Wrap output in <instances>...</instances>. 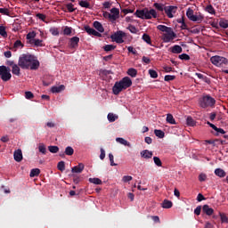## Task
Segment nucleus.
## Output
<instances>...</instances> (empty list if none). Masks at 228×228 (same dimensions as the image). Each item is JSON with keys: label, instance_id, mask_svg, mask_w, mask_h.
Wrapping results in <instances>:
<instances>
[{"label": "nucleus", "instance_id": "49", "mask_svg": "<svg viewBox=\"0 0 228 228\" xmlns=\"http://www.w3.org/2000/svg\"><path fill=\"white\" fill-rule=\"evenodd\" d=\"M143 158H148V159L152 158V151H149V150H145L143 151Z\"/></svg>", "mask_w": 228, "mask_h": 228}, {"label": "nucleus", "instance_id": "23", "mask_svg": "<svg viewBox=\"0 0 228 228\" xmlns=\"http://www.w3.org/2000/svg\"><path fill=\"white\" fill-rule=\"evenodd\" d=\"M157 29H159V31H162V33H167V32L170 31L172 29V28L167 27L165 25H159L157 27Z\"/></svg>", "mask_w": 228, "mask_h": 228}, {"label": "nucleus", "instance_id": "56", "mask_svg": "<svg viewBox=\"0 0 228 228\" xmlns=\"http://www.w3.org/2000/svg\"><path fill=\"white\" fill-rule=\"evenodd\" d=\"M154 7L157 10H159V12H163L165 10L164 7H163V4H161L155 3Z\"/></svg>", "mask_w": 228, "mask_h": 228}, {"label": "nucleus", "instance_id": "15", "mask_svg": "<svg viewBox=\"0 0 228 228\" xmlns=\"http://www.w3.org/2000/svg\"><path fill=\"white\" fill-rule=\"evenodd\" d=\"M13 156L17 163H20V161H22V150L19 149L15 151Z\"/></svg>", "mask_w": 228, "mask_h": 228}, {"label": "nucleus", "instance_id": "32", "mask_svg": "<svg viewBox=\"0 0 228 228\" xmlns=\"http://www.w3.org/2000/svg\"><path fill=\"white\" fill-rule=\"evenodd\" d=\"M35 37H37V33L35 31L32 32H28L27 34V40H28V42H31V40H35Z\"/></svg>", "mask_w": 228, "mask_h": 228}, {"label": "nucleus", "instance_id": "3", "mask_svg": "<svg viewBox=\"0 0 228 228\" xmlns=\"http://www.w3.org/2000/svg\"><path fill=\"white\" fill-rule=\"evenodd\" d=\"M216 102V101H215V98L209 95H205L200 99L199 105L200 108H211Z\"/></svg>", "mask_w": 228, "mask_h": 228}, {"label": "nucleus", "instance_id": "60", "mask_svg": "<svg viewBox=\"0 0 228 228\" xmlns=\"http://www.w3.org/2000/svg\"><path fill=\"white\" fill-rule=\"evenodd\" d=\"M179 59L180 60H185V61H188L190 60V55L186 54V53H182L179 55Z\"/></svg>", "mask_w": 228, "mask_h": 228}, {"label": "nucleus", "instance_id": "61", "mask_svg": "<svg viewBox=\"0 0 228 228\" xmlns=\"http://www.w3.org/2000/svg\"><path fill=\"white\" fill-rule=\"evenodd\" d=\"M206 179H208V175H206V174H200L199 175V181H200V183L206 181Z\"/></svg>", "mask_w": 228, "mask_h": 228}, {"label": "nucleus", "instance_id": "8", "mask_svg": "<svg viewBox=\"0 0 228 228\" xmlns=\"http://www.w3.org/2000/svg\"><path fill=\"white\" fill-rule=\"evenodd\" d=\"M177 35H175V32H174V29H169L167 32H165L162 35V40L165 42V44H168V42H172L174 38H175Z\"/></svg>", "mask_w": 228, "mask_h": 228}, {"label": "nucleus", "instance_id": "10", "mask_svg": "<svg viewBox=\"0 0 228 228\" xmlns=\"http://www.w3.org/2000/svg\"><path fill=\"white\" fill-rule=\"evenodd\" d=\"M69 47L70 49H77L79 47V37H73L69 39Z\"/></svg>", "mask_w": 228, "mask_h": 228}, {"label": "nucleus", "instance_id": "36", "mask_svg": "<svg viewBox=\"0 0 228 228\" xmlns=\"http://www.w3.org/2000/svg\"><path fill=\"white\" fill-rule=\"evenodd\" d=\"M143 42H146L148 45H152V40L151 39V36L147 34H143Z\"/></svg>", "mask_w": 228, "mask_h": 228}, {"label": "nucleus", "instance_id": "26", "mask_svg": "<svg viewBox=\"0 0 228 228\" xmlns=\"http://www.w3.org/2000/svg\"><path fill=\"white\" fill-rule=\"evenodd\" d=\"M40 175V169L39 168H34L30 171V177H38Z\"/></svg>", "mask_w": 228, "mask_h": 228}, {"label": "nucleus", "instance_id": "59", "mask_svg": "<svg viewBox=\"0 0 228 228\" xmlns=\"http://www.w3.org/2000/svg\"><path fill=\"white\" fill-rule=\"evenodd\" d=\"M36 17H37V19H40V20H43V22H45V19H46L45 14L37 13L36 14Z\"/></svg>", "mask_w": 228, "mask_h": 228}, {"label": "nucleus", "instance_id": "21", "mask_svg": "<svg viewBox=\"0 0 228 228\" xmlns=\"http://www.w3.org/2000/svg\"><path fill=\"white\" fill-rule=\"evenodd\" d=\"M116 142H118V143H120L121 145H125L126 147H131V142H127L122 137L116 138Z\"/></svg>", "mask_w": 228, "mask_h": 228}, {"label": "nucleus", "instance_id": "51", "mask_svg": "<svg viewBox=\"0 0 228 228\" xmlns=\"http://www.w3.org/2000/svg\"><path fill=\"white\" fill-rule=\"evenodd\" d=\"M221 222L223 224H228V217L224 214H220Z\"/></svg>", "mask_w": 228, "mask_h": 228}, {"label": "nucleus", "instance_id": "27", "mask_svg": "<svg viewBox=\"0 0 228 228\" xmlns=\"http://www.w3.org/2000/svg\"><path fill=\"white\" fill-rule=\"evenodd\" d=\"M173 204L172 201L170 200H165L162 203V208H164V209H170V208H172Z\"/></svg>", "mask_w": 228, "mask_h": 228}, {"label": "nucleus", "instance_id": "35", "mask_svg": "<svg viewBox=\"0 0 228 228\" xmlns=\"http://www.w3.org/2000/svg\"><path fill=\"white\" fill-rule=\"evenodd\" d=\"M38 151L41 152V154H47V149L45 148V144L39 143Z\"/></svg>", "mask_w": 228, "mask_h": 228}, {"label": "nucleus", "instance_id": "14", "mask_svg": "<svg viewBox=\"0 0 228 228\" xmlns=\"http://www.w3.org/2000/svg\"><path fill=\"white\" fill-rule=\"evenodd\" d=\"M143 17L144 19H156V17H158V13L156 12V10L151 9L149 12H146L143 13Z\"/></svg>", "mask_w": 228, "mask_h": 228}, {"label": "nucleus", "instance_id": "20", "mask_svg": "<svg viewBox=\"0 0 228 228\" xmlns=\"http://www.w3.org/2000/svg\"><path fill=\"white\" fill-rule=\"evenodd\" d=\"M42 42H44L42 39H31L28 44L35 45V47H42L44 45Z\"/></svg>", "mask_w": 228, "mask_h": 228}, {"label": "nucleus", "instance_id": "7", "mask_svg": "<svg viewBox=\"0 0 228 228\" xmlns=\"http://www.w3.org/2000/svg\"><path fill=\"white\" fill-rule=\"evenodd\" d=\"M124 37H126V33L122 30H118L114 33L110 38L113 42H116V44H124Z\"/></svg>", "mask_w": 228, "mask_h": 228}, {"label": "nucleus", "instance_id": "64", "mask_svg": "<svg viewBox=\"0 0 228 228\" xmlns=\"http://www.w3.org/2000/svg\"><path fill=\"white\" fill-rule=\"evenodd\" d=\"M103 8H105V9H110V8H111V3L110 2H104L103 3Z\"/></svg>", "mask_w": 228, "mask_h": 228}, {"label": "nucleus", "instance_id": "30", "mask_svg": "<svg viewBox=\"0 0 228 228\" xmlns=\"http://www.w3.org/2000/svg\"><path fill=\"white\" fill-rule=\"evenodd\" d=\"M64 154L66 156H72L74 154V148L70 146L66 147Z\"/></svg>", "mask_w": 228, "mask_h": 228}, {"label": "nucleus", "instance_id": "13", "mask_svg": "<svg viewBox=\"0 0 228 228\" xmlns=\"http://www.w3.org/2000/svg\"><path fill=\"white\" fill-rule=\"evenodd\" d=\"M84 29H85V31H86V33L88 35H93L94 37H101V33L97 32L93 28H90V26H88V25L85 26Z\"/></svg>", "mask_w": 228, "mask_h": 228}, {"label": "nucleus", "instance_id": "46", "mask_svg": "<svg viewBox=\"0 0 228 228\" xmlns=\"http://www.w3.org/2000/svg\"><path fill=\"white\" fill-rule=\"evenodd\" d=\"M0 35L4 37H8V34L6 33V28L4 26H0Z\"/></svg>", "mask_w": 228, "mask_h": 228}, {"label": "nucleus", "instance_id": "62", "mask_svg": "<svg viewBox=\"0 0 228 228\" xmlns=\"http://www.w3.org/2000/svg\"><path fill=\"white\" fill-rule=\"evenodd\" d=\"M103 17L104 19H110L111 21V19H113V16H111V13L108 12H103Z\"/></svg>", "mask_w": 228, "mask_h": 228}, {"label": "nucleus", "instance_id": "16", "mask_svg": "<svg viewBox=\"0 0 228 228\" xmlns=\"http://www.w3.org/2000/svg\"><path fill=\"white\" fill-rule=\"evenodd\" d=\"M203 213H206L208 216H211L213 213H215V209L209 207V205H204L203 206Z\"/></svg>", "mask_w": 228, "mask_h": 228}, {"label": "nucleus", "instance_id": "25", "mask_svg": "<svg viewBox=\"0 0 228 228\" xmlns=\"http://www.w3.org/2000/svg\"><path fill=\"white\" fill-rule=\"evenodd\" d=\"M215 174L217 175V177H225L226 175L225 171H224L222 168H216L215 170Z\"/></svg>", "mask_w": 228, "mask_h": 228}, {"label": "nucleus", "instance_id": "55", "mask_svg": "<svg viewBox=\"0 0 228 228\" xmlns=\"http://www.w3.org/2000/svg\"><path fill=\"white\" fill-rule=\"evenodd\" d=\"M25 97L26 99H33L35 97V94L31 93L30 91L25 92Z\"/></svg>", "mask_w": 228, "mask_h": 228}, {"label": "nucleus", "instance_id": "63", "mask_svg": "<svg viewBox=\"0 0 228 228\" xmlns=\"http://www.w3.org/2000/svg\"><path fill=\"white\" fill-rule=\"evenodd\" d=\"M200 211H202V208L200 206H198L195 209H194V213L197 215V216H199V215H200Z\"/></svg>", "mask_w": 228, "mask_h": 228}, {"label": "nucleus", "instance_id": "39", "mask_svg": "<svg viewBox=\"0 0 228 228\" xmlns=\"http://www.w3.org/2000/svg\"><path fill=\"white\" fill-rule=\"evenodd\" d=\"M219 26H220V28H223V29H227V28H228V21H227V20H221L219 21Z\"/></svg>", "mask_w": 228, "mask_h": 228}, {"label": "nucleus", "instance_id": "12", "mask_svg": "<svg viewBox=\"0 0 228 228\" xmlns=\"http://www.w3.org/2000/svg\"><path fill=\"white\" fill-rule=\"evenodd\" d=\"M85 170V164L79 163L77 166H75L71 168L72 174H81Z\"/></svg>", "mask_w": 228, "mask_h": 228}, {"label": "nucleus", "instance_id": "58", "mask_svg": "<svg viewBox=\"0 0 228 228\" xmlns=\"http://www.w3.org/2000/svg\"><path fill=\"white\" fill-rule=\"evenodd\" d=\"M63 33H64V35H70L72 33V28L65 27Z\"/></svg>", "mask_w": 228, "mask_h": 228}, {"label": "nucleus", "instance_id": "41", "mask_svg": "<svg viewBox=\"0 0 228 228\" xmlns=\"http://www.w3.org/2000/svg\"><path fill=\"white\" fill-rule=\"evenodd\" d=\"M155 133V136H157L158 138H165V132H163L162 130H154Z\"/></svg>", "mask_w": 228, "mask_h": 228}, {"label": "nucleus", "instance_id": "47", "mask_svg": "<svg viewBox=\"0 0 228 228\" xmlns=\"http://www.w3.org/2000/svg\"><path fill=\"white\" fill-rule=\"evenodd\" d=\"M149 74L153 79H156L158 77V72L154 69H149Z\"/></svg>", "mask_w": 228, "mask_h": 228}, {"label": "nucleus", "instance_id": "19", "mask_svg": "<svg viewBox=\"0 0 228 228\" xmlns=\"http://www.w3.org/2000/svg\"><path fill=\"white\" fill-rule=\"evenodd\" d=\"M65 90V86L61 85L59 86H53L51 88L52 94H60V92H63Z\"/></svg>", "mask_w": 228, "mask_h": 228}, {"label": "nucleus", "instance_id": "48", "mask_svg": "<svg viewBox=\"0 0 228 228\" xmlns=\"http://www.w3.org/2000/svg\"><path fill=\"white\" fill-rule=\"evenodd\" d=\"M153 161L157 167H161V165H163L159 157H153Z\"/></svg>", "mask_w": 228, "mask_h": 228}, {"label": "nucleus", "instance_id": "18", "mask_svg": "<svg viewBox=\"0 0 228 228\" xmlns=\"http://www.w3.org/2000/svg\"><path fill=\"white\" fill-rule=\"evenodd\" d=\"M170 49H171V53H173V54H181V53H183V47H181V45H175L173 47H171Z\"/></svg>", "mask_w": 228, "mask_h": 228}, {"label": "nucleus", "instance_id": "31", "mask_svg": "<svg viewBox=\"0 0 228 228\" xmlns=\"http://www.w3.org/2000/svg\"><path fill=\"white\" fill-rule=\"evenodd\" d=\"M48 151L52 154H56L60 151V148L58 146H48Z\"/></svg>", "mask_w": 228, "mask_h": 228}, {"label": "nucleus", "instance_id": "57", "mask_svg": "<svg viewBox=\"0 0 228 228\" xmlns=\"http://www.w3.org/2000/svg\"><path fill=\"white\" fill-rule=\"evenodd\" d=\"M174 79H175V76L172 75H166L164 77L165 81H174Z\"/></svg>", "mask_w": 228, "mask_h": 228}, {"label": "nucleus", "instance_id": "29", "mask_svg": "<svg viewBox=\"0 0 228 228\" xmlns=\"http://www.w3.org/2000/svg\"><path fill=\"white\" fill-rule=\"evenodd\" d=\"M127 74L131 77H136V74H138V71L135 69H134V68H130L127 70Z\"/></svg>", "mask_w": 228, "mask_h": 228}, {"label": "nucleus", "instance_id": "43", "mask_svg": "<svg viewBox=\"0 0 228 228\" xmlns=\"http://www.w3.org/2000/svg\"><path fill=\"white\" fill-rule=\"evenodd\" d=\"M79 6H81L82 8H90V3L82 0L78 2Z\"/></svg>", "mask_w": 228, "mask_h": 228}, {"label": "nucleus", "instance_id": "33", "mask_svg": "<svg viewBox=\"0 0 228 228\" xmlns=\"http://www.w3.org/2000/svg\"><path fill=\"white\" fill-rule=\"evenodd\" d=\"M115 49H117V46L113 45H106L105 46H103V50L106 53H110V51H115Z\"/></svg>", "mask_w": 228, "mask_h": 228}, {"label": "nucleus", "instance_id": "45", "mask_svg": "<svg viewBox=\"0 0 228 228\" xmlns=\"http://www.w3.org/2000/svg\"><path fill=\"white\" fill-rule=\"evenodd\" d=\"M66 8H67L68 12H69V13L76 12V8H74V4H72V3L66 4Z\"/></svg>", "mask_w": 228, "mask_h": 228}, {"label": "nucleus", "instance_id": "37", "mask_svg": "<svg viewBox=\"0 0 228 228\" xmlns=\"http://www.w3.org/2000/svg\"><path fill=\"white\" fill-rule=\"evenodd\" d=\"M167 122L168 124H173V125L175 124V119L174 118V116L172 114H167Z\"/></svg>", "mask_w": 228, "mask_h": 228}, {"label": "nucleus", "instance_id": "38", "mask_svg": "<svg viewBox=\"0 0 228 228\" xmlns=\"http://www.w3.org/2000/svg\"><path fill=\"white\" fill-rule=\"evenodd\" d=\"M186 124H187V126H190L191 127H193V126H195V120H193V118L189 116L186 118Z\"/></svg>", "mask_w": 228, "mask_h": 228}, {"label": "nucleus", "instance_id": "5", "mask_svg": "<svg viewBox=\"0 0 228 228\" xmlns=\"http://www.w3.org/2000/svg\"><path fill=\"white\" fill-rule=\"evenodd\" d=\"M0 79L5 83L12 79V73L10 68L6 66H0Z\"/></svg>", "mask_w": 228, "mask_h": 228}, {"label": "nucleus", "instance_id": "9", "mask_svg": "<svg viewBox=\"0 0 228 228\" xmlns=\"http://www.w3.org/2000/svg\"><path fill=\"white\" fill-rule=\"evenodd\" d=\"M164 11L166 15H167L169 19H174V15H175L177 12V6H174V5L167 6L164 8Z\"/></svg>", "mask_w": 228, "mask_h": 228}, {"label": "nucleus", "instance_id": "22", "mask_svg": "<svg viewBox=\"0 0 228 228\" xmlns=\"http://www.w3.org/2000/svg\"><path fill=\"white\" fill-rule=\"evenodd\" d=\"M24 47V44H22V41L16 40L13 44L12 51H17V49H22Z\"/></svg>", "mask_w": 228, "mask_h": 228}, {"label": "nucleus", "instance_id": "52", "mask_svg": "<svg viewBox=\"0 0 228 228\" xmlns=\"http://www.w3.org/2000/svg\"><path fill=\"white\" fill-rule=\"evenodd\" d=\"M0 13H2V15H10V10H8V8H0Z\"/></svg>", "mask_w": 228, "mask_h": 228}, {"label": "nucleus", "instance_id": "4", "mask_svg": "<svg viewBox=\"0 0 228 228\" xmlns=\"http://www.w3.org/2000/svg\"><path fill=\"white\" fill-rule=\"evenodd\" d=\"M210 61L215 67H224V65H228V59L220 55L212 56Z\"/></svg>", "mask_w": 228, "mask_h": 228}, {"label": "nucleus", "instance_id": "2", "mask_svg": "<svg viewBox=\"0 0 228 228\" xmlns=\"http://www.w3.org/2000/svg\"><path fill=\"white\" fill-rule=\"evenodd\" d=\"M133 86V81L129 77H123L119 82H116L112 87V92L114 95H118L123 90H127V88Z\"/></svg>", "mask_w": 228, "mask_h": 228}, {"label": "nucleus", "instance_id": "53", "mask_svg": "<svg viewBox=\"0 0 228 228\" xmlns=\"http://www.w3.org/2000/svg\"><path fill=\"white\" fill-rule=\"evenodd\" d=\"M109 159L110 161V167H117V164H115L114 157L111 153L109 154Z\"/></svg>", "mask_w": 228, "mask_h": 228}, {"label": "nucleus", "instance_id": "11", "mask_svg": "<svg viewBox=\"0 0 228 228\" xmlns=\"http://www.w3.org/2000/svg\"><path fill=\"white\" fill-rule=\"evenodd\" d=\"M110 17H112L111 22H115V20L120 17V10L117 7L110 9Z\"/></svg>", "mask_w": 228, "mask_h": 228}, {"label": "nucleus", "instance_id": "34", "mask_svg": "<svg viewBox=\"0 0 228 228\" xmlns=\"http://www.w3.org/2000/svg\"><path fill=\"white\" fill-rule=\"evenodd\" d=\"M206 12H208V13H210V15H215L216 13V12L215 11V7H213V5L211 4L206 7Z\"/></svg>", "mask_w": 228, "mask_h": 228}, {"label": "nucleus", "instance_id": "1", "mask_svg": "<svg viewBox=\"0 0 228 228\" xmlns=\"http://www.w3.org/2000/svg\"><path fill=\"white\" fill-rule=\"evenodd\" d=\"M18 65L20 67V69H30V70H37L38 67H40V61H38L37 57L32 54L23 53L19 58Z\"/></svg>", "mask_w": 228, "mask_h": 228}, {"label": "nucleus", "instance_id": "54", "mask_svg": "<svg viewBox=\"0 0 228 228\" xmlns=\"http://www.w3.org/2000/svg\"><path fill=\"white\" fill-rule=\"evenodd\" d=\"M123 183H129V181H133V176L131 175H125L122 178Z\"/></svg>", "mask_w": 228, "mask_h": 228}, {"label": "nucleus", "instance_id": "28", "mask_svg": "<svg viewBox=\"0 0 228 228\" xmlns=\"http://www.w3.org/2000/svg\"><path fill=\"white\" fill-rule=\"evenodd\" d=\"M107 118L109 122H115V120L118 119V116L113 114V113H109L107 116Z\"/></svg>", "mask_w": 228, "mask_h": 228}, {"label": "nucleus", "instance_id": "40", "mask_svg": "<svg viewBox=\"0 0 228 228\" xmlns=\"http://www.w3.org/2000/svg\"><path fill=\"white\" fill-rule=\"evenodd\" d=\"M57 168L58 170H60L61 172H64L65 170V161L61 160L57 164Z\"/></svg>", "mask_w": 228, "mask_h": 228}, {"label": "nucleus", "instance_id": "17", "mask_svg": "<svg viewBox=\"0 0 228 228\" xmlns=\"http://www.w3.org/2000/svg\"><path fill=\"white\" fill-rule=\"evenodd\" d=\"M93 26L94 29L99 31V33H104V27H102V24L100 21H94Z\"/></svg>", "mask_w": 228, "mask_h": 228}, {"label": "nucleus", "instance_id": "44", "mask_svg": "<svg viewBox=\"0 0 228 228\" xmlns=\"http://www.w3.org/2000/svg\"><path fill=\"white\" fill-rule=\"evenodd\" d=\"M89 183L93 184H102V181L99 178H89Z\"/></svg>", "mask_w": 228, "mask_h": 228}, {"label": "nucleus", "instance_id": "24", "mask_svg": "<svg viewBox=\"0 0 228 228\" xmlns=\"http://www.w3.org/2000/svg\"><path fill=\"white\" fill-rule=\"evenodd\" d=\"M12 74H14V76H20V68L19 67V65L14 64L12 66Z\"/></svg>", "mask_w": 228, "mask_h": 228}, {"label": "nucleus", "instance_id": "42", "mask_svg": "<svg viewBox=\"0 0 228 228\" xmlns=\"http://www.w3.org/2000/svg\"><path fill=\"white\" fill-rule=\"evenodd\" d=\"M71 177H73V183L75 184H79V183H81V177L77 175H71Z\"/></svg>", "mask_w": 228, "mask_h": 228}, {"label": "nucleus", "instance_id": "50", "mask_svg": "<svg viewBox=\"0 0 228 228\" xmlns=\"http://www.w3.org/2000/svg\"><path fill=\"white\" fill-rule=\"evenodd\" d=\"M134 15H136V17H139V19H143V9L137 10Z\"/></svg>", "mask_w": 228, "mask_h": 228}, {"label": "nucleus", "instance_id": "6", "mask_svg": "<svg viewBox=\"0 0 228 228\" xmlns=\"http://www.w3.org/2000/svg\"><path fill=\"white\" fill-rule=\"evenodd\" d=\"M187 18L192 22H198L200 24L204 20V16L202 14L195 15L193 14V9L188 8L186 12Z\"/></svg>", "mask_w": 228, "mask_h": 228}]
</instances>
